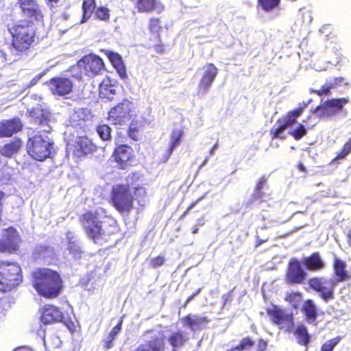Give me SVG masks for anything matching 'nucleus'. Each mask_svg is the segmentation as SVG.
Instances as JSON below:
<instances>
[{"instance_id": "4", "label": "nucleus", "mask_w": 351, "mask_h": 351, "mask_svg": "<svg viewBox=\"0 0 351 351\" xmlns=\"http://www.w3.org/2000/svg\"><path fill=\"white\" fill-rule=\"evenodd\" d=\"M53 149V140L46 134L39 132L29 134L27 142V150L30 156L37 160L43 161L50 157Z\"/></svg>"}, {"instance_id": "54", "label": "nucleus", "mask_w": 351, "mask_h": 351, "mask_svg": "<svg viewBox=\"0 0 351 351\" xmlns=\"http://www.w3.org/2000/svg\"><path fill=\"white\" fill-rule=\"evenodd\" d=\"M45 75V73H41L37 75L36 77H34L30 82L29 84L28 85V87L33 86L35 85L40 79L43 77V75Z\"/></svg>"}, {"instance_id": "30", "label": "nucleus", "mask_w": 351, "mask_h": 351, "mask_svg": "<svg viewBox=\"0 0 351 351\" xmlns=\"http://www.w3.org/2000/svg\"><path fill=\"white\" fill-rule=\"evenodd\" d=\"M346 266L344 261L337 258L335 259L333 267L337 278L334 279L337 280V284L346 280L350 277L348 271L346 270Z\"/></svg>"}, {"instance_id": "61", "label": "nucleus", "mask_w": 351, "mask_h": 351, "mask_svg": "<svg viewBox=\"0 0 351 351\" xmlns=\"http://www.w3.org/2000/svg\"><path fill=\"white\" fill-rule=\"evenodd\" d=\"M197 232H198V228L197 227H194L193 228L192 233L193 234H197Z\"/></svg>"}, {"instance_id": "55", "label": "nucleus", "mask_w": 351, "mask_h": 351, "mask_svg": "<svg viewBox=\"0 0 351 351\" xmlns=\"http://www.w3.org/2000/svg\"><path fill=\"white\" fill-rule=\"evenodd\" d=\"M201 291V289H199L195 293H194L193 295H191V296H189L186 302H185V305H186L187 304H189L195 295H197V294L199 293V292Z\"/></svg>"}, {"instance_id": "12", "label": "nucleus", "mask_w": 351, "mask_h": 351, "mask_svg": "<svg viewBox=\"0 0 351 351\" xmlns=\"http://www.w3.org/2000/svg\"><path fill=\"white\" fill-rule=\"evenodd\" d=\"M77 65L83 69L86 75H97L104 69V64L101 58L95 55L84 56L78 62Z\"/></svg>"}, {"instance_id": "8", "label": "nucleus", "mask_w": 351, "mask_h": 351, "mask_svg": "<svg viewBox=\"0 0 351 351\" xmlns=\"http://www.w3.org/2000/svg\"><path fill=\"white\" fill-rule=\"evenodd\" d=\"M133 108V103L123 100L109 111L108 120L114 125L127 124L131 119Z\"/></svg>"}, {"instance_id": "9", "label": "nucleus", "mask_w": 351, "mask_h": 351, "mask_svg": "<svg viewBox=\"0 0 351 351\" xmlns=\"http://www.w3.org/2000/svg\"><path fill=\"white\" fill-rule=\"evenodd\" d=\"M348 102V98L330 99L322 102L314 110L313 113L321 119H328L336 115Z\"/></svg>"}, {"instance_id": "57", "label": "nucleus", "mask_w": 351, "mask_h": 351, "mask_svg": "<svg viewBox=\"0 0 351 351\" xmlns=\"http://www.w3.org/2000/svg\"><path fill=\"white\" fill-rule=\"evenodd\" d=\"M217 148H218V143H216L215 144V145H214V146L212 147V149H210V155L214 154V153H215V149H217Z\"/></svg>"}, {"instance_id": "47", "label": "nucleus", "mask_w": 351, "mask_h": 351, "mask_svg": "<svg viewBox=\"0 0 351 351\" xmlns=\"http://www.w3.org/2000/svg\"><path fill=\"white\" fill-rule=\"evenodd\" d=\"M253 345V342L250 339H244L241 343L231 351H240L250 348Z\"/></svg>"}, {"instance_id": "38", "label": "nucleus", "mask_w": 351, "mask_h": 351, "mask_svg": "<svg viewBox=\"0 0 351 351\" xmlns=\"http://www.w3.org/2000/svg\"><path fill=\"white\" fill-rule=\"evenodd\" d=\"M113 197H130L132 196V191L128 185L118 184L113 187Z\"/></svg>"}, {"instance_id": "45", "label": "nucleus", "mask_w": 351, "mask_h": 351, "mask_svg": "<svg viewBox=\"0 0 351 351\" xmlns=\"http://www.w3.org/2000/svg\"><path fill=\"white\" fill-rule=\"evenodd\" d=\"M340 341L339 337H335L327 341L322 347V351H332Z\"/></svg>"}, {"instance_id": "1", "label": "nucleus", "mask_w": 351, "mask_h": 351, "mask_svg": "<svg viewBox=\"0 0 351 351\" xmlns=\"http://www.w3.org/2000/svg\"><path fill=\"white\" fill-rule=\"evenodd\" d=\"M86 233L95 243L101 244L115 230V221L108 217L103 208L88 211L81 217Z\"/></svg>"}, {"instance_id": "23", "label": "nucleus", "mask_w": 351, "mask_h": 351, "mask_svg": "<svg viewBox=\"0 0 351 351\" xmlns=\"http://www.w3.org/2000/svg\"><path fill=\"white\" fill-rule=\"evenodd\" d=\"M182 320L184 324L193 331L202 329L208 323L206 317L197 315H186Z\"/></svg>"}, {"instance_id": "53", "label": "nucleus", "mask_w": 351, "mask_h": 351, "mask_svg": "<svg viewBox=\"0 0 351 351\" xmlns=\"http://www.w3.org/2000/svg\"><path fill=\"white\" fill-rule=\"evenodd\" d=\"M114 339V337H112V336L108 335V336L106 337V339L104 341L105 347L106 349H109V348H112V341Z\"/></svg>"}, {"instance_id": "41", "label": "nucleus", "mask_w": 351, "mask_h": 351, "mask_svg": "<svg viewBox=\"0 0 351 351\" xmlns=\"http://www.w3.org/2000/svg\"><path fill=\"white\" fill-rule=\"evenodd\" d=\"M97 132L103 141H108L111 138V129L108 125L102 124L98 125Z\"/></svg>"}, {"instance_id": "13", "label": "nucleus", "mask_w": 351, "mask_h": 351, "mask_svg": "<svg viewBox=\"0 0 351 351\" xmlns=\"http://www.w3.org/2000/svg\"><path fill=\"white\" fill-rule=\"evenodd\" d=\"M29 115L34 119L35 123L40 125L41 131L48 133L51 132L55 121L53 116L49 112L38 108L31 111Z\"/></svg>"}, {"instance_id": "50", "label": "nucleus", "mask_w": 351, "mask_h": 351, "mask_svg": "<svg viewBox=\"0 0 351 351\" xmlns=\"http://www.w3.org/2000/svg\"><path fill=\"white\" fill-rule=\"evenodd\" d=\"M149 29L153 32H158L160 29V21L158 19H152L149 21Z\"/></svg>"}, {"instance_id": "5", "label": "nucleus", "mask_w": 351, "mask_h": 351, "mask_svg": "<svg viewBox=\"0 0 351 351\" xmlns=\"http://www.w3.org/2000/svg\"><path fill=\"white\" fill-rule=\"evenodd\" d=\"M21 281V269L17 263H0V291H9L19 285Z\"/></svg>"}, {"instance_id": "34", "label": "nucleus", "mask_w": 351, "mask_h": 351, "mask_svg": "<svg viewBox=\"0 0 351 351\" xmlns=\"http://www.w3.org/2000/svg\"><path fill=\"white\" fill-rule=\"evenodd\" d=\"M137 8L139 12H150L154 10L160 11L162 6L155 0H138Z\"/></svg>"}, {"instance_id": "63", "label": "nucleus", "mask_w": 351, "mask_h": 351, "mask_svg": "<svg viewBox=\"0 0 351 351\" xmlns=\"http://www.w3.org/2000/svg\"><path fill=\"white\" fill-rule=\"evenodd\" d=\"M260 347H261V348H262V347H263V349H265V347H266V343H265V342H261V343H260Z\"/></svg>"}, {"instance_id": "28", "label": "nucleus", "mask_w": 351, "mask_h": 351, "mask_svg": "<svg viewBox=\"0 0 351 351\" xmlns=\"http://www.w3.org/2000/svg\"><path fill=\"white\" fill-rule=\"evenodd\" d=\"M302 263L307 269L311 271H319L325 267V263L319 253H313L302 260Z\"/></svg>"}, {"instance_id": "33", "label": "nucleus", "mask_w": 351, "mask_h": 351, "mask_svg": "<svg viewBox=\"0 0 351 351\" xmlns=\"http://www.w3.org/2000/svg\"><path fill=\"white\" fill-rule=\"evenodd\" d=\"M344 78L342 77H338L332 82H328L324 85H323L320 89L317 90H313L317 93L319 95H328L330 93V89L335 88L337 86H340L342 83L344 82Z\"/></svg>"}, {"instance_id": "16", "label": "nucleus", "mask_w": 351, "mask_h": 351, "mask_svg": "<svg viewBox=\"0 0 351 351\" xmlns=\"http://www.w3.org/2000/svg\"><path fill=\"white\" fill-rule=\"evenodd\" d=\"M51 93L55 96H64L73 89V82L66 77H55L48 82Z\"/></svg>"}, {"instance_id": "32", "label": "nucleus", "mask_w": 351, "mask_h": 351, "mask_svg": "<svg viewBox=\"0 0 351 351\" xmlns=\"http://www.w3.org/2000/svg\"><path fill=\"white\" fill-rule=\"evenodd\" d=\"M303 311L309 323H313L317 316V307L312 300H306L303 306Z\"/></svg>"}, {"instance_id": "48", "label": "nucleus", "mask_w": 351, "mask_h": 351, "mask_svg": "<svg viewBox=\"0 0 351 351\" xmlns=\"http://www.w3.org/2000/svg\"><path fill=\"white\" fill-rule=\"evenodd\" d=\"M265 182H266V179L265 178L263 177L260 179V180L257 183L256 189H255V192H256L255 195L256 196L262 197V196L265 195V193H263L261 191V190L263 189V186Z\"/></svg>"}, {"instance_id": "6", "label": "nucleus", "mask_w": 351, "mask_h": 351, "mask_svg": "<svg viewBox=\"0 0 351 351\" xmlns=\"http://www.w3.org/2000/svg\"><path fill=\"white\" fill-rule=\"evenodd\" d=\"M308 285L310 287L319 294L321 298L328 302L335 298V289L337 280L334 278H328L325 277H316L309 280Z\"/></svg>"}, {"instance_id": "25", "label": "nucleus", "mask_w": 351, "mask_h": 351, "mask_svg": "<svg viewBox=\"0 0 351 351\" xmlns=\"http://www.w3.org/2000/svg\"><path fill=\"white\" fill-rule=\"evenodd\" d=\"M95 149V145L90 140L86 137H79L75 141V154L80 157L82 155H86L91 153Z\"/></svg>"}, {"instance_id": "42", "label": "nucleus", "mask_w": 351, "mask_h": 351, "mask_svg": "<svg viewBox=\"0 0 351 351\" xmlns=\"http://www.w3.org/2000/svg\"><path fill=\"white\" fill-rule=\"evenodd\" d=\"M280 0H258V3L265 11L269 12L277 7Z\"/></svg>"}, {"instance_id": "7", "label": "nucleus", "mask_w": 351, "mask_h": 351, "mask_svg": "<svg viewBox=\"0 0 351 351\" xmlns=\"http://www.w3.org/2000/svg\"><path fill=\"white\" fill-rule=\"evenodd\" d=\"M267 314L271 321L281 330L292 332L294 330L293 313L286 309H282L277 306L267 310Z\"/></svg>"}, {"instance_id": "20", "label": "nucleus", "mask_w": 351, "mask_h": 351, "mask_svg": "<svg viewBox=\"0 0 351 351\" xmlns=\"http://www.w3.org/2000/svg\"><path fill=\"white\" fill-rule=\"evenodd\" d=\"M22 128L23 124L19 119L3 120L0 122V138L11 136Z\"/></svg>"}, {"instance_id": "43", "label": "nucleus", "mask_w": 351, "mask_h": 351, "mask_svg": "<svg viewBox=\"0 0 351 351\" xmlns=\"http://www.w3.org/2000/svg\"><path fill=\"white\" fill-rule=\"evenodd\" d=\"M289 134L293 136L295 140H300L306 135V129L302 124H300L296 129L291 131Z\"/></svg>"}, {"instance_id": "3", "label": "nucleus", "mask_w": 351, "mask_h": 351, "mask_svg": "<svg viewBox=\"0 0 351 351\" xmlns=\"http://www.w3.org/2000/svg\"><path fill=\"white\" fill-rule=\"evenodd\" d=\"M33 285L37 292L48 298L57 297L62 288V280L56 271L43 268L33 273Z\"/></svg>"}, {"instance_id": "60", "label": "nucleus", "mask_w": 351, "mask_h": 351, "mask_svg": "<svg viewBox=\"0 0 351 351\" xmlns=\"http://www.w3.org/2000/svg\"><path fill=\"white\" fill-rule=\"evenodd\" d=\"M348 243H349V245H351V230L349 231L348 232Z\"/></svg>"}, {"instance_id": "17", "label": "nucleus", "mask_w": 351, "mask_h": 351, "mask_svg": "<svg viewBox=\"0 0 351 351\" xmlns=\"http://www.w3.org/2000/svg\"><path fill=\"white\" fill-rule=\"evenodd\" d=\"M146 344L152 351H164L165 336L160 330H148L143 334Z\"/></svg>"}, {"instance_id": "59", "label": "nucleus", "mask_w": 351, "mask_h": 351, "mask_svg": "<svg viewBox=\"0 0 351 351\" xmlns=\"http://www.w3.org/2000/svg\"><path fill=\"white\" fill-rule=\"evenodd\" d=\"M209 160V157H206L204 160L203 161V162L202 163V165H200L199 168H202V167H204V165H206V163L208 162Z\"/></svg>"}, {"instance_id": "22", "label": "nucleus", "mask_w": 351, "mask_h": 351, "mask_svg": "<svg viewBox=\"0 0 351 351\" xmlns=\"http://www.w3.org/2000/svg\"><path fill=\"white\" fill-rule=\"evenodd\" d=\"M88 119L85 112L79 109L74 111L69 117V120L66 121L67 127H71L76 130L84 128L86 126Z\"/></svg>"}, {"instance_id": "58", "label": "nucleus", "mask_w": 351, "mask_h": 351, "mask_svg": "<svg viewBox=\"0 0 351 351\" xmlns=\"http://www.w3.org/2000/svg\"><path fill=\"white\" fill-rule=\"evenodd\" d=\"M54 345L55 346H59L60 344V340L58 337H56L55 339H54Z\"/></svg>"}, {"instance_id": "21", "label": "nucleus", "mask_w": 351, "mask_h": 351, "mask_svg": "<svg viewBox=\"0 0 351 351\" xmlns=\"http://www.w3.org/2000/svg\"><path fill=\"white\" fill-rule=\"evenodd\" d=\"M167 342L172 347L173 351H176L179 348L184 345L189 340V335L187 332L182 330L170 331L165 336Z\"/></svg>"}, {"instance_id": "64", "label": "nucleus", "mask_w": 351, "mask_h": 351, "mask_svg": "<svg viewBox=\"0 0 351 351\" xmlns=\"http://www.w3.org/2000/svg\"><path fill=\"white\" fill-rule=\"evenodd\" d=\"M300 169L302 170V171H304L305 170V167L303 165H300Z\"/></svg>"}, {"instance_id": "2", "label": "nucleus", "mask_w": 351, "mask_h": 351, "mask_svg": "<svg viewBox=\"0 0 351 351\" xmlns=\"http://www.w3.org/2000/svg\"><path fill=\"white\" fill-rule=\"evenodd\" d=\"M13 37L12 46L5 44L0 50V56L4 61L14 62L20 58V53L30 46L34 36V29L27 21H18L8 27Z\"/></svg>"}, {"instance_id": "39", "label": "nucleus", "mask_w": 351, "mask_h": 351, "mask_svg": "<svg viewBox=\"0 0 351 351\" xmlns=\"http://www.w3.org/2000/svg\"><path fill=\"white\" fill-rule=\"evenodd\" d=\"M34 254L38 259L45 260L51 256L52 250L45 245H38L34 250Z\"/></svg>"}, {"instance_id": "40", "label": "nucleus", "mask_w": 351, "mask_h": 351, "mask_svg": "<svg viewBox=\"0 0 351 351\" xmlns=\"http://www.w3.org/2000/svg\"><path fill=\"white\" fill-rule=\"evenodd\" d=\"M67 250L69 251V253L73 256L75 258H80L82 254V249L79 242L76 241H72L70 239L68 243Z\"/></svg>"}, {"instance_id": "15", "label": "nucleus", "mask_w": 351, "mask_h": 351, "mask_svg": "<svg viewBox=\"0 0 351 351\" xmlns=\"http://www.w3.org/2000/svg\"><path fill=\"white\" fill-rule=\"evenodd\" d=\"M203 69L204 72L198 86V95L200 97L207 94L218 74V69L213 64H207Z\"/></svg>"}, {"instance_id": "19", "label": "nucleus", "mask_w": 351, "mask_h": 351, "mask_svg": "<svg viewBox=\"0 0 351 351\" xmlns=\"http://www.w3.org/2000/svg\"><path fill=\"white\" fill-rule=\"evenodd\" d=\"M306 277V273L297 260L291 261L289 263V269L287 274V280L289 283H302Z\"/></svg>"}, {"instance_id": "51", "label": "nucleus", "mask_w": 351, "mask_h": 351, "mask_svg": "<svg viewBox=\"0 0 351 351\" xmlns=\"http://www.w3.org/2000/svg\"><path fill=\"white\" fill-rule=\"evenodd\" d=\"M122 322H123V317H121L119 323L110 332L109 335L112 336L114 338L115 337V336L117 335V333H119V331L121 330Z\"/></svg>"}, {"instance_id": "35", "label": "nucleus", "mask_w": 351, "mask_h": 351, "mask_svg": "<svg viewBox=\"0 0 351 351\" xmlns=\"http://www.w3.org/2000/svg\"><path fill=\"white\" fill-rule=\"evenodd\" d=\"M116 88L112 85H108L105 82H102L99 87V96L101 98H106L108 100L114 99L116 95Z\"/></svg>"}, {"instance_id": "49", "label": "nucleus", "mask_w": 351, "mask_h": 351, "mask_svg": "<svg viewBox=\"0 0 351 351\" xmlns=\"http://www.w3.org/2000/svg\"><path fill=\"white\" fill-rule=\"evenodd\" d=\"M130 189L132 195L130 196V197H140L144 196L145 194V191L143 187H132Z\"/></svg>"}, {"instance_id": "10", "label": "nucleus", "mask_w": 351, "mask_h": 351, "mask_svg": "<svg viewBox=\"0 0 351 351\" xmlns=\"http://www.w3.org/2000/svg\"><path fill=\"white\" fill-rule=\"evenodd\" d=\"M40 319L45 324L61 322L69 330L74 326L73 322L70 319L64 317L60 309L53 305H45L43 307Z\"/></svg>"}, {"instance_id": "27", "label": "nucleus", "mask_w": 351, "mask_h": 351, "mask_svg": "<svg viewBox=\"0 0 351 351\" xmlns=\"http://www.w3.org/2000/svg\"><path fill=\"white\" fill-rule=\"evenodd\" d=\"M105 53L113 66L116 69L119 76L122 79H125L127 77L126 69L121 56L117 53L108 50L106 51Z\"/></svg>"}, {"instance_id": "11", "label": "nucleus", "mask_w": 351, "mask_h": 351, "mask_svg": "<svg viewBox=\"0 0 351 351\" xmlns=\"http://www.w3.org/2000/svg\"><path fill=\"white\" fill-rule=\"evenodd\" d=\"M302 107L298 108L293 111L289 112L285 117H282L278 121V126L274 127L271 130L274 138H283V132L289 127L296 123V119L303 112Z\"/></svg>"}, {"instance_id": "52", "label": "nucleus", "mask_w": 351, "mask_h": 351, "mask_svg": "<svg viewBox=\"0 0 351 351\" xmlns=\"http://www.w3.org/2000/svg\"><path fill=\"white\" fill-rule=\"evenodd\" d=\"M165 259L162 256H158L153 258L151 261L152 266L153 267H157L163 265Z\"/></svg>"}, {"instance_id": "36", "label": "nucleus", "mask_w": 351, "mask_h": 351, "mask_svg": "<svg viewBox=\"0 0 351 351\" xmlns=\"http://www.w3.org/2000/svg\"><path fill=\"white\" fill-rule=\"evenodd\" d=\"M96 3L95 0H84L82 4L83 17L81 23L86 22L91 16L93 10L95 9Z\"/></svg>"}, {"instance_id": "56", "label": "nucleus", "mask_w": 351, "mask_h": 351, "mask_svg": "<svg viewBox=\"0 0 351 351\" xmlns=\"http://www.w3.org/2000/svg\"><path fill=\"white\" fill-rule=\"evenodd\" d=\"M328 65V63H325L324 66H319L317 64H315V69L316 71H325L327 69Z\"/></svg>"}, {"instance_id": "29", "label": "nucleus", "mask_w": 351, "mask_h": 351, "mask_svg": "<svg viewBox=\"0 0 351 351\" xmlns=\"http://www.w3.org/2000/svg\"><path fill=\"white\" fill-rule=\"evenodd\" d=\"M182 136V131L180 130H174L171 134V140L169 144V147L165 152L162 156V160L167 162L170 156L173 153L174 149L180 145L181 142V137Z\"/></svg>"}, {"instance_id": "26", "label": "nucleus", "mask_w": 351, "mask_h": 351, "mask_svg": "<svg viewBox=\"0 0 351 351\" xmlns=\"http://www.w3.org/2000/svg\"><path fill=\"white\" fill-rule=\"evenodd\" d=\"M132 156V149L126 145L119 146L114 152V160L119 164L121 169H124L127 162Z\"/></svg>"}, {"instance_id": "62", "label": "nucleus", "mask_w": 351, "mask_h": 351, "mask_svg": "<svg viewBox=\"0 0 351 351\" xmlns=\"http://www.w3.org/2000/svg\"><path fill=\"white\" fill-rule=\"evenodd\" d=\"M195 204V203L192 204H191V205L188 208L187 210L184 213V215H186V213H187L190 209H191V208L194 206Z\"/></svg>"}, {"instance_id": "37", "label": "nucleus", "mask_w": 351, "mask_h": 351, "mask_svg": "<svg viewBox=\"0 0 351 351\" xmlns=\"http://www.w3.org/2000/svg\"><path fill=\"white\" fill-rule=\"evenodd\" d=\"M294 334L297 337L299 343L304 346L308 344L309 341V335L306 328L304 325L300 324L298 326L294 331Z\"/></svg>"}, {"instance_id": "14", "label": "nucleus", "mask_w": 351, "mask_h": 351, "mask_svg": "<svg viewBox=\"0 0 351 351\" xmlns=\"http://www.w3.org/2000/svg\"><path fill=\"white\" fill-rule=\"evenodd\" d=\"M20 237L16 230L13 228H9L5 230L0 240V251L13 252L18 250L20 243Z\"/></svg>"}, {"instance_id": "31", "label": "nucleus", "mask_w": 351, "mask_h": 351, "mask_svg": "<svg viewBox=\"0 0 351 351\" xmlns=\"http://www.w3.org/2000/svg\"><path fill=\"white\" fill-rule=\"evenodd\" d=\"M132 199H110V203L120 213H128L132 208Z\"/></svg>"}, {"instance_id": "18", "label": "nucleus", "mask_w": 351, "mask_h": 351, "mask_svg": "<svg viewBox=\"0 0 351 351\" xmlns=\"http://www.w3.org/2000/svg\"><path fill=\"white\" fill-rule=\"evenodd\" d=\"M18 5L25 16L37 21L43 18L40 7L36 0H18Z\"/></svg>"}, {"instance_id": "44", "label": "nucleus", "mask_w": 351, "mask_h": 351, "mask_svg": "<svg viewBox=\"0 0 351 351\" xmlns=\"http://www.w3.org/2000/svg\"><path fill=\"white\" fill-rule=\"evenodd\" d=\"M351 152V138L344 144L342 150L338 154L336 160L346 158Z\"/></svg>"}, {"instance_id": "46", "label": "nucleus", "mask_w": 351, "mask_h": 351, "mask_svg": "<svg viewBox=\"0 0 351 351\" xmlns=\"http://www.w3.org/2000/svg\"><path fill=\"white\" fill-rule=\"evenodd\" d=\"M95 15L99 19L107 21L110 17L109 10L104 7L98 8L95 12Z\"/></svg>"}, {"instance_id": "24", "label": "nucleus", "mask_w": 351, "mask_h": 351, "mask_svg": "<svg viewBox=\"0 0 351 351\" xmlns=\"http://www.w3.org/2000/svg\"><path fill=\"white\" fill-rule=\"evenodd\" d=\"M22 147V141L19 138L10 141L7 143L0 144V154L1 156L12 158L18 154Z\"/></svg>"}]
</instances>
